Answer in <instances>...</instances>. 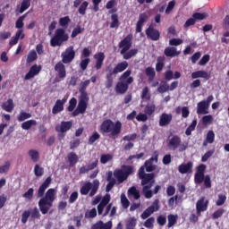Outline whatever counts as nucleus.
Masks as SVG:
<instances>
[{
    "mask_svg": "<svg viewBox=\"0 0 229 229\" xmlns=\"http://www.w3.org/2000/svg\"><path fill=\"white\" fill-rule=\"evenodd\" d=\"M69 22H71V18L69 16H64L59 19V24L62 28H67V26H69Z\"/></svg>",
    "mask_w": 229,
    "mask_h": 229,
    "instance_id": "6e6d98bb",
    "label": "nucleus"
},
{
    "mask_svg": "<svg viewBox=\"0 0 229 229\" xmlns=\"http://www.w3.org/2000/svg\"><path fill=\"white\" fill-rule=\"evenodd\" d=\"M110 28H119V15L116 13L111 15Z\"/></svg>",
    "mask_w": 229,
    "mask_h": 229,
    "instance_id": "a18cd8bd",
    "label": "nucleus"
},
{
    "mask_svg": "<svg viewBox=\"0 0 229 229\" xmlns=\"http://www.w3.org/2000/svg\"><path fill=\"white\" fill-rule=\"evenodd\" d=\"M112 221L104 223L103 221L99 220L91 226V229H112Z\"/></svg>",
    "mask_w": 229,
    "mask_h": 229,
    "instance_id": "c756f323",
    "label": "nucleus"
},
{
    "mask_svg": "<svg viewBox=\"0 0 229 229\" xmlns=\"http://www.w3.org/2000/svg\"><path fill=\"white\" fill-rule=\"evenodd\" d=\"M69 40V34L65 32V29L59 28L55 30L54 37L50 39L51 47H60L64 42Z\"/></svg>",
    "mask_w": 229,
    "mask_h": 229,
    "instance_id": "423d86ee",
    "label": "nucleus"
},
{
    "mask_svg": "<svg viewBox=\"0 0 229 229\" xmlns=\"http://www.w3.org/2000/svg\"><path fill=\"white\" fill-rule=\"evenodd\" d=\"M148 19L149 16L146 13H140L139 20L136 23V33L142 32V27L144 26L145 22H148Z\"/></svg>",
    "mask_w": 229,
    "mask_h": 229,
    "instance_id": "6ab92c4d",
    "label": "nucleus"
},
{
    "mask_svg": "<svg viewBox=\"0 0 229 229\" xmlns=\"http://www.w3.org/2000/svg\"><path fill=\"white\" fill-rule=\"evenodd\" d=\"M126 69H128V62L126 61L118 63L113 70L108 67L106 69L107 73L106 74V89H112L115 76L119 72H124Z\"/></svg>",
    "mask_w": 229,
    "mask_h": 229,
    "instance_id": "7ed1b4c3",
    "label": "nucleus"
},
{
    "mask_svg": "<svg viewBox=\"0 0 229 229\" xmlns=\"http://www.w3.org/2000/svg\"><path fill=\"white\" fill-rule=\"evenodd\" d=\"M99 191V180L96 179L93 183L90 182H85L80 190L81 196H87L89 193V198H92L98 194Z\"/></svg>",
    "mask_w": 229,
    "mask_h": 229,
    "instance_id": "0eeeda50",
    "label": "nucleus"
},
{
    "mask_svg": "<svg viewBox=\"0 0 229 229\" xmlns=\"http://www.w3.org/2000/svg\"><path fill=\"white\" fill-rule=\"evenodd\" d=\"M145 33L153 42L160 40V30L154 29L153 25H149L148 28L146 29Z\"/></svg>",
    "mask_w": 229,
    "mask_h": 229,
    "instance_id": "dca6fc26",
    "label": "nucleus"
},
{
    "mask_svg": "<svg viewBox=\"0 0 229 229\" xmlns=\"http://www.w3.org/2000/svg\"><path fill=\"white\" fill-rule=\"evenodd\" d=\"M34 174L35 176H38V177L44 176V168L40 167V165H35Z\"/></svg>",
    "mask_w": 229,
    "mask_h": 229,
    "instance_id": "680f3d73",
    "label": "nucleus"
},
{
    "mask_svg": "<svg viewBox=\"0 0 229 229\" xmlns=\"http://www.w3.org/2000/svg\"><path fill=\"white\" fill-rule=\"evenodd\" d=\"M88 8H89V2L87 1L82 2L78 9L80 15H86Z\"/></svg>",
    "mask_w": 229,
    "mask_h": 229,
    "instance_id": "c03bdc74",
    "label": "nucleus"
},
{
    "mask_svg": "<svg viewBox=\"0 0 229 229\" xmlns=\"http://www.w3.org/2000/svg\"><path fill=\"white\" fill-rule=\"evenodd\" d=\"M114 156H112L111 154H102L100 156V163L102 164H106L107 162H110L111 160H113Z\"/></svg>",
    "mask_w": 229,
    "mask_h": 229,
    "instance_id": "864d4df0",
    "label": "nucleus"
},
{
    "mask_svg": "<svg viewBox=\"0 0 229 229\" xmlns=\"http://www.w3.org/2000/svg\"><path fill=\"white\" fill-rule=\"evenodd\" d=\"M22 30H18L15 36L11 38L10 41H9V46H15L18 44L19 42V38H21V40L24 39V38L26 37L25 34L22 33Z\"/></svg>",
    "mask_w": 229,
    "mask_h": 229,
    "instance_id": "c85d7f7f",
    "label": "nucleus"
},
{
    "mask_svg": "<svg viewBox=\"0 0 229 229\" xmlns=\"http://www.w3.org/2000/svg\"><path fill=\"white\" fill-rule=\"evenodd\" d=\"M31 6V0H23L21 4L20 13H24Z\"/></svg>",
    "mask_w": 229,
    "mask_h": 229,
    "instance_id": "49530a36",
    "label": "nucleus"
},
{
    "mask_svg": "<svg viewBox=\"0 0 229 229\" xmlns=\"http://www.w3.org/2000/svg\"><path fill=\"white\" fill-rule=\"evenodd\" d=\"M205 171H207V165L204 164H200L197 167V171L194 175L195 183H203V179L205 178Z\"/></svg>",
    "mask_w": 229,
    "mask_h": 229,
    "instance_id": "2eb2a0df",
    "label": "nucleus"
},
{
    "mask_svg": "<svg viewBox=\"0 0 229 229\" xmlns=\"http://www.w3.org/2000/svg\"><path fill=\"white\" fill-rule=\"evenodd\" d=\"M76 105H78V100L76 99V98H72L69 101V106L67 107L68 112H74Z\"/></svg>",
    "mask_w": 229,
    "mask_h": 229,
    "instance_id": "603ef678",
    "label": "nucleus"
},
{
    "mask_svg": "<svg viewBox=\"0 0 229 229\" xmlns=\"http://www.w3.org/2000/svg\"><path fill=\"white\" fill-rule=\"evenodd\" d=\"M158 164V154L157 151L155 152V156L148 158V160L145 161L144 165V171H147V173H153L155 169H157V165H153V163Z\"/></svg>",
    "mask_w": 229,
    "mask_h": 229,
    "instance_id": "4468645a",
    "label": "nucleus"
},
{
    "mask_svg": "<svg viewBox=\"0 0 229 229\" xmlns=\"http://www.w3.org/2000/svg\"><path fill=\"white\" fill-rule=\"evenodd\" d=\"M194 164L191 161H189L186 164H182L178 166V171L181 174H191L192 173V167Z\"/></svg>",
    "mask_w": 229,
    "mask_h": 229,
    "instance_id": "4be33fe9",
    "label": "nucleus"
},
{
    "mask_svg": "<svg viewBox=\"0 0 229 229\" xmlns=\"http://www.w3.org/2000/svg\"><path fill=\"white\" fill-rule=\"evenodd\" d=\"M198 125V120L194 119L192 123L189 125V127L185 131V135L188 137L192 134V131L196 130V126Z\"/></svg>",
    "mask_w": 229,
    "mask_h": 229,
    "instance_id": "58836bf2",
    "label": "nucleus"
},
{
    "mask_svg": "<svg viewBox=\"0 0 229 229\" xmlns=\"http://www.w3.org/2000/svg\"><path fill=\"white\" fill-rule=\"evenodd\" d=\"M208 104L205 102V100H202L197 104V114L198 115H206V114H208Z\"/></svg>",
    "mask_w": 229,
    "mask_h": 229,
    "instance_id": "a878e982",
    "label": "nucleus"
},
{
    "mask_svg": "<svg viewBox=\"0 0 229 229\" xmlns=\"http://www.w3.org/2000/svg\"><path fill=\"white\" fill-rule=\"evenodd\" d=\"M101 138V135H99V132L95 131L93 132V134L89 137V144L92 145L94 144V142H96V140H98V139Z\"/></svg>",
    "mask_w": 229,
    "mask_h": 229,
    "instance_id": "e2e57ef3",
    "label": "nucleus"
},
{
    "mask_svg": "<svg viewBox=\"0 0 229 229\" xmlns=\"http://www.w3.org/2000/svg\"><path fill=\"white\" fill-rule=\"evenodd\" d=\"M40 211L38 210V208L35 207L33 209L30 210H24L21 214V223L22 225H26L28 223V219H30V216L31 219H40Z\"/></svg>",
    "mask_w": 229,
    "mask_h": 229,
    "instance_id": "6e6552de",
    "label": "nucleus"
},
{
    "mask_svg": "<svg viewBox=\"0 0 229 229\" xmlns=\"http://www.w3.org/2000/svg\"><path fill=\"white\" fill-rule=\"evenodd\" d=\"M164 62H165V56L161 55V56L157 57V64H156V71H157V72H162V70L164 69V67L165 65L164 64Z\"/></svg>",
    "mask_w": 229,
    "mask_h": 229,
    "instance_id": "72a5a7b5",
    "label": "nucleus"
},
{
    "mask_svg": "<svg viewBox=\"0 0 229 229\" xmlns=\"http://www.w3.org/2000/svg\"><path fill=\"white\" fill-rule=\"evenodd\" d=\"M169 90V84H167V81H162L160 86L157 88V92L159 94H164Z\"/></svg>",
    "mask_w": 229,
    "mask_h": 229,
    "instance_id": "de8ad7c7",
    "label": "nucleus"
},
{
    "mask_svg": "<svg viewBox=\"0 0 229 229\" xmlns=\"http://www.w3.org/2000/svg\"><path fill=\"white\" fill-rule=\"evenodd\" d=\"M67 103V98H64L63 99H57L55 101V106L52 108V114L53 115H56L57 114H60L61 112H64V105Z\"/></svg>",
    "mask_w": 229,
    "mask_h": 229,
    "instance_id": "a211bd4d",
    "label": "nucleus"
},
{
    "mask_svg": "<svg viewBox=\"0 0 229 229\" xmlns=\"http://www.w3.org/2000/svg\"><path fill=\"white\" fill-rule=\"evenodd\" d=\"M131 40H133V35L128 34L123 40L118 44V47L121 49L120 54L126 53L131 49Z\"/></svg>",
    "mask_w": 229,
    "mask_h": 229,
    "instance_id": "f8f14e48",
    "label": "nucleus"
},
{
    "mask_svg": "<svg viewBox=\"0 0 229 229\" xmlns=\"http://www.w3.org/2000/svg\"><path fill=\"white\" fill-rule=\"evenodd\" d=\"M71 128H72V123L71 121H63L61 122V124L55 126V131L58 133V137L64 138L65 137V133H67Z\"/></svg>",
    "mask_w": 229,
    "mask_h": 229,
    "instance_id": "ddd939ff",
    "label": "nucleus"
},
{
    "mask_svg": "<svg viewBox=\"0 0 229 229\" xmlns=\"http://www.w3.org/2000/svg\"><path fill=\"white\" fill-rule=\"evenodd\" d=\"M85 31V28H81V26L77 25L76 28H74L72 31L71 38H76L78 35L83 33Z\"/></svg>",
    "mask_w": 229,
    "mask_h": 229,
    "instance_id": "79ce46f5",
    "label": "nucleus"
},
{
    "mask_svg": "<svg viewBox=\"0 0 229 229\" xmlns=\"http://www.w3.org/2000/svg\"><path fill=\"white\" fill-rule=\"evenodd\" d=\"M35 193V190L33 188H30L23 195L22 197L25 198V199H28L29 201H31L33 199V194Z\"/></svg>",
    "mask_w": 229,
    "mask_h": 229,
    "instance_id": "4d7b16f0",
    "label": "nucleus"
},
{
    "mask_svg": "<svg viewBox=\"0 0 229 229\" xmlns=\"http://www.w3.org/2000/svg\"><path fill=\"white\" fill-rule=\"evenodd\" d=\"M90 85V80H86L80 83L79 92L81 96L89 97V93H87V87Z\"/></svg>",
    "mask_w": 229,
    "mask_h": 229,
    "instance_id": "2f4dec72",
    "label": "nucleus"
},
{
    "mask_svg": "<svg viewBox=\"0 0 229 229\" xmlns=\"http://www.w3.org/2000/svg\"><path fill=\"white\" fill-rule=\"evenodd\" d=\"M155 110H157V106L155 104H148L145 106L144 113L146 115H153Z\"/></svg>",
    "mask_w": 229,
    "mask_h": 229,
    "instance_id": "ea45409f",
    "label": "nucleus"
},
{
    "mask_svg": "<svg viewBox=\"0 0 229 229\" xmlns=\"http://www.w3.org/2000/svg\"><path fill=\"white\" fill-rule=\"evenodd\" d=\"M121 203L123 208H128V207H130V200H128V198H126L124 193L121 195Z\"/></svg>",
    "mask_w": 229,
    "mask_h": 229,
    "instance_id": "69168bd1",
    "label": "nucleus"
},
{
    "mask_svg": "<svg viewBox=\"0 0 229 229\" xmlns=\"http://www.w3.org/2000/svg\"><path fill=\"white\" fill-rule=\"evenodd\" d=\"M31 126H37L36 120H28L21 123L22 130H30L31 128Z\"/></svg>",
    "mask_w": 229,
    "mask_h": 229,
    "instance_id": "a19ab883",
    "label": "nucleus"
},
{
    "mask_svg": "<svg viewBox=\"0 0 229 229\" xmlns=\"http://www.w3.org/2000/svg\"><path fill=\"white\" fill-rule=\"evenodd\" d=\"M29 156L30 157L32 162L37 163L38 162L40 158V155L38 154V151L35 149L29 150Z\"/></svg>",
    "mask_w": 229,
    "mask_h": 229,
    "instance_id": "37998d69",
    "label": "nucleus"
},
{
    "mask_svg": "<svg viewBox=\"0 0 229 229\" xmlns=\"http://www.w3.org/2000/svg\"><path fill=\"white\" fill-rule=\"evenodd\" d=\"M191 78L192 80H198V78H203L204 80L208 81V79L211 78V76L208 72L199 70L197 72H193L191 73Z\"/></svg>",
    "mask_w": 229,
    "mask_h": 229,
    "instance_id": "cd10ccee",
    "label": "nucleus"
},
{
    "mask_svg": "<svg viewBox=\"0 0 229 229\" xmlns=\"http://www.w3.org/2000/svg\"><path fill=\"white\" fill-rule=\"evenodd\" d=\"M55 71L58 73V77L60 80H64V78L67 76V71L65 70V64H64L63 62H58L55 65Z\"/></svg>",
    "mask_w": 229,
    "mask_h": 229,
    "instance_id": "aec40b11",
    "label": "nucleus"
},
{
    "mask_svg": "<svg viewBox=\"0 0 229 229\" xmlns=\"http://www.w3.org/2000/svg\"><path fill=\"white\" fill-rule=\"evenodd\" d=\"M137 53H139V49L132 48L120 55H123V60H131V58L137 55Z\"/></svg>",
    "mask_w": 229,
    "mask_h": 229,
    "instance_id": "473e14b6",
    "label": "nucleus"
},
{
    "mask_svg": "<svg viewBox=\"0 0 229 229\" xmlns=\"http://www.w3.org/2000/svg\"><path fill=\"white\" fill-rule=\"evenodd\" d=\"M171 121H173V114L163 113L159 117V126H169V124H171Z\"/></svg>",
    "mask_w": 229,
    "mask_h": 229,
    "instance_id": "b1692460",
    "label": "nucleus"
},
{
    "mask_svg": "<svg viewBox=\"0 0 229 229\" xmlns=\"http://www.w3.org/2000/svg\"><path fill=\"white\" fill-rule=\"evenodd\" d=\"M30 117H31V114L21 111L19 114L17 119H18L19 123H22V122L26 121V119H30Z\"/></svg>",
    "mask_w": 229,
    "mask_h": 229,
    "instance_id": "09e8293b",
    "label": "nucleus"
},
{
    "mask_svg": "<svg viewBox=\"0 0 229 229\" xmlns=\"http://www.w3.org/2000/svg\"><path fill=\"white\" fill-rule=\"evenodd\" d=\"M2 110H4L5 112L12 113L13 112V109L15 108V105L13 104V99L9 98L6 102H4L1 105Z\"/></svg>",
    "mask_w": 229,
    "mask_h": 229,
    "instance_id": "7c9ffc66",
    "label": "nucleus"
},
{
    "mask_svg": "<svg viewBox=\"0 0 229 229\" xmlns=\"http://www.w3.org/2000/svg\"><path fill=\"white\" fill-rule=\"evenodd\" d=\"M51 176H48L39 186L36 195L37 198H41L38 201V208L43 216H46V214L49 212L50 208L53 207V203H55V199H56V190L54 188L47 190L49 185H51Z\"/></svg>",
    "mask_w": 229,
    "mask_h": 229,
    "instance_id": "f257e3e1",
    "label": "nucleus"
},
{
    "mask_svg": "<svg viewBox=\"0 0 229 229\" xmlns=\"http://www.w3.org/2000/svg\"><path fill=\"white\" fill-rule=\"evenodd\" d=\"M167 219H168L167 228H173V226H174V225L178 221V215L170 214L168 215Z\"/></svg>",
    "mask_w": 229,
    "mask_h": 229,
    "instance_id": "e433bc0d",
    "label": "nucleus"
},
{
    "mask_svg": "<svg viewBox=\"0 0 229 229\" xmlns=\"http://www.w3.org/2000/svg\"><path fill=\"white\" fill-rule=\"evenodd\" d=\"M89 97L80 96L77 108L81 112V114L87 112V106H89Z\"/></svg>",
    "mask_w": 229,
    "mask_h": 229,
    "instance_id": "5701e85b",
    "label": "nucleus"
},
{
    "mask_svg": "<svg viewBox=\"0 0 229 229\" xmlns=\"http://www.w3.org/2000/svg\"><path fill=\"white\" fill-rule=\"evenodd\" d=\"M78 160H80V158L78 157V155H76L75 152H70L68 154V162L70 164V167H74V165L78 164Z\"/></svg>",
    "mask_w": 229,
    "mask_h": 229,
    "instance_id": "f704fd0d",
    "label": "nucleus"
},
{
    "mask_svg": "<svg viewBox=\"0 0 229 229\" xmlns=\"http://www.w3.org/2000/svg\"><path fill=\"white\" fill-rule=\"evenodd\" d=\"M145 74L148 78V81L151 82L153 80H155V77L157 76V72H155V68L148 66L145 70Z\"/></svg>",
    "mask_w": 229,
    "mask_h": 229,
    "instance_id": "c9c22d12",
    "label": "nucleus"
},
{
    "mask_svg": "<svg viewBox=\"0 0 229 229\" xmlns=\"http://www.w3.org/2000/svg\"><path fill=\"white\" fill-rule=\"evenodd\" d=\"M37 58H38V56L37 55V52L35 50H31L27 56V64H31L35 62Z\"/></svg>",
    "mask_w": 229,
    "mask_h": 229,
    "instance_id": "3c124183",
    "label": "nucleus"
},
{
    "mask_svg": "<svg viewBox=\"0 0 229 229\" xmlns=\"http://www.w3.org/2000/svg\"><path fill=\"white\" fill-rule=\"evenodd\" d=\"M206 140H208V144H214V141L216 140V134L214 133V131H208Z\"/></svg>",
    "mask_w": 229,
    "mask_h": 229,
    "instance_id": "13d9d810",
    "label": "nucleus"
},
{
    "mask_svg": "<svg viewBox=\"0 0 229 229\" xmlns=\"http://www.w3.org/2000/svg\"><path fill=\"white\" fill-rule=\"evenodd\" d=\"M96 216H98V210L96 209V208H93L91 210L85 213L86 219H94Z\"/></svg>",
    "mask_w": 229,
    "mask_h": 229,
    "instance_id": "bf43d9fd",
    "label": "nucleus"
},
{
    "mask_svg": "<svg viewBox=\"0 0 229 229\" xmlns=\"http://www.w3.org/2000/svg\"><path fill=\"white\" fill-rule=\"evenodd\" d=\"M138 176L140 180H141V185H148V183L155 182V174H146L144 166L140 167Z\"/></svg>",
    "mask_w": 229,
    "mask_h": 229,
    "instance_id": "9d476101",
    "label": "nucleus"
},
{
    "mask_svg": "<svg viewBox=\"0 0 229 229\" xmlns=\"http://www.w3.org/2000/svg\"><path fill=\"white\" fill-rule=\"evenodd\" d=\"M154 212H155V209L153 208L148 207L141 214V219H148V217H149L151 214H154Z\"/></svg>",
    "mask_w": 229,
    "mask_h": 229,
    "instance_id": "5fc2aeb1",
    "label": "nucleus"
},
{
    "mask_svg": "<svg viewBox=\"0 0 229 229\" xmlns=\"http://www.w3.org/2000/svg\"><path fill=\"white\" fill-rule=\"evenodd\" d=\"M92 55V50H89V47H84L81 53V59L80 63V67L81 71H87V67H89V64H90V58H89Z\"/></svg>",
    "mask_w": 229,
    "mask_h": 229,
    "instance_id": "9b49d317",
    "label": "nucleus"
},
{
    "mask_svg": "<svg viewBox=\"0 0 229 229\" xmlns=\"http://www.w3.org/2000/svg\"><path fill=\"white\" fill-rule=\"evenodd\" d=\"M143 226H145V228H148V229H153L155 228V217H149L148 218L144 224Z\"/></svg>",
    "mask_w": 229,
    "mask_h": 229,
    "instance_id": "8fccbe9b",
    "label": "nucleus"
},
{
    "mask_svg": "<svg viewBox=\"0 0 229 229\" xmlns=\"http://www.w3.org/2000/svg\"><path fill=\"white\" fill-rule=\"evenodd\" d=\"M214 153H216L215 149H211L206 152L201 157V162H207L208 158H210L212 155H214Z\"/></svg>",
    "mask_w": 229,
    "mask_h": 229,
    "instance_id": "774afa93",
    "label": "nucleus"
},
{
    "mask_svg": "<svg viewBox=\"0 0 229 229\" xmlns=\"http://www.w3.org/2000/svg\"><path fill=\"white\" fill-rule=\"evenodd\" d=\"M133 173H135V167L128 165H123L122 169H115L113 174L119 183H123V182H126L129 176L133 174Z\"/></svg>",
    "mask_w": 229,
    "mask_h": 229,
    "instance_id": "39448f33",
    "label": "nucleus"
},
{
    "mask_svg": "<svg viewBox=\"0 0 229 229\" xmlns=\"http://www.w3.org/2000/svg\"><path fill=\"white\" fill-rule=\"evenodd\" d=\"M61 58L63 64H71V62L76 58V51L74 50V46L68 47L61 54Z\"/></svg>",
    "mask_w": 229,
    "mask_h": 229,
    "instance_id": "1a4fd4ad",
    "label": "nucleus"
},
{
    "mask_svg": "<svg viewBox=\"0 0 229 229\" xmlns=\"http://www.w3.org/2000/svg\"><path fill=\"white\" fill-rule=\"evenodd\" d=\"M123 130V123L121 121L114 123L111 119H106L102 122L99 127V132L102 135H109L111 139H115L121 135Z\"/></svg>",
    "mask_w": 229,
    "mask_h": 229,
    "instance_id": "f03ea898",
    "label": "nucleus"
},
{
    "mask_svg": "<svg viewBox=\"0 0 229 229\" xmlns=\"http://www.w3.org/2000/svg\"><path fill=\"white\" fill-rule=\"evenodd\" d=\"M225 208H218L216 211H215L212 214L213 219H219V217H223V214H225Z\"/></svg>",
    "mask_w": 229,
    "mask_h": 229,
    "instance_id": "0e129e2a",
    "label": "nucleus"
},
{
    "mask_svg": "<svg viewBox=\"0 0 229 229\" xmlns=\"http://www.w3.org/2000/svg\"><path fill=\"white\" fill-rule=\"evenodd\" d=\"M135 226H137V220L130 218L126 223V229H135Z\"/></svg>",
    "mask_w": 229,
    "mask_h": 229,
    "instance_id": "338daca9",
    "label": "nucleus"
},
{
    "mask_svg": "<svg viewBox=\"0 0 229 229\" xmlns=\"http://www.w3.org/2000/svg\"><path fill=\"white\" fill-rule=\"evenodd\" d=\"M134 80L131 77V70L125 71L119 78V81L115 86L116 94H126L128 92V89L131 83H133Z\"/></svg>",
    "mask_w": 229,
    "mask_h": 229,
    "instance_id": "20e7f679",
    "label": "nucleus"
},
{
    "mask_svg": "<svg viewBox=\"0 0 229 229\" xmlns=\"http://www.w3.org/2000/svg\"><path fill=\"white\" fill-rule=\"evenodd\" d=\"M180 51L176 49L174 47H167L164 50V55L169 58H174V56H179Z\"/></svg>",
    "mask_w": 229,
    "mask_h": 229,
    "instance_id": "bb28decb",
    "label": "nucleus"
},
{
    "mask_svg": "<svg viewBox=\"0 0 229 229\" xmlns=\"http://www.w3.org/2000/svg\"><path fill=\"white\" fill-rule=\"evenodd\" d=\"M213 121L214 117L212 116V114L204 115L202 117V124L204 126H208V124H210Z\"/></svg>",
    "mask_w": 229,
    "mask_h": 229,
    "instance_id": "052dcab7",
    "label": "nucleus"
},
{
    "mask_svg": "<svg viewBox=\"0 0 229 229\" xmlns=\"http://www.w3.org/2000/svg\"><path fill=\"white\" fill-rule=\"evenodd\" d=\"M180 144H182V138L178 135H174L169 140L168 148L169 149L175 151V149L180 148Z\"/></svg>",
    "mask_w": 229,
    "mask_h": 229,
    "instance_id": "412c9836",
    "label": "nucleus"
},
{
    "mask_svg": "<svg viewBox=\"0 0 229 229\" xmlns=\"http://www.w3.org/2000/svg\"><path fill=\"white\" fill-rule=\"evenodd\" d=\"M208 209V200H205V197H201L196 203L197 216H201V212H207Z\"/></svg>",
    "mask_w": 229,
    "mask_h": 229,
    "instance_id": "f3484780",
    "label": "nucleus"
},
{
    "mask_svg": "<svg viewBox=\"0 0 229 229\" xmlns=\"http://www.w3.org/2000/svg\"><path fill=\"white\" fill-rule=\"evenodd\" d=\"M40 71H42V66L33 64L30 67L29 72L26 73L25 80H31V78H35V76H37V74H38L40 72Z\"/></svg>",
    "mask_w": 229,
    "mask_h": 229,
    "instance_id": "393cba45",
    "label": "nucleus"
},
{
    "mask_svg": "<svg viewBox=\"0 0 229 229\" xmlns=\"http://www.w3.org/2000/svg\"><path fill=\"white\" fill-rule=\"evenodd\" d=\"M128 195L133 196L134 199H140V192H139V190H137L135 186H132L128 190Z\"/></svg>",
    "mask_w": 229,
    "mask_h": 229,
    "instance_id": "4c0bfd02",
    "label": "nucleus"
}]
</instances>
